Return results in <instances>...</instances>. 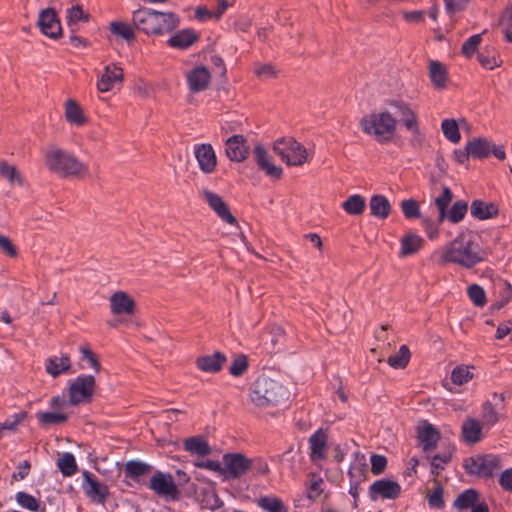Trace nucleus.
<instances>
[{
    "instance_id": "12",
    "label": "nucleus",
    "mask_w": 512,
    "mask_h": 512,
    "mask_svg": "<svg viewBox=\"0 0 512 512\" xmlns=\"http://www.w3.org/2000/svg\"><path fill=\"white\" fill-rule=\"evenodd\" d=\"M390 105L396 109V113L400 117V122L403 126L414 136H419L420 129L418 126L417 115L410 104L401 100H393L390 102Z\"/></svg>"
},
{
    "instance_id": "10",
    "label": "nucleus",
    "mask_w": 512,
    "mask_h": 512,
    "mask_svg": "<svg viewBox=\"0 0 512 512\" xmlns=\"http://www.w3.org/2000/svg\"><path fill=\"white\" fill-rule=\"evenodd\" d=\"M82 489L91 502L104 505L109 497V488L89 471H83Z\"/></svg>"
},
{
    "instance_id": "38",
    "label": "nucleus",
    "mask_w": 512,
    "mask_h": 512,
    "mask_svg": "<svg viewBox=\"0 0 512 512\" xmlns=\"http://www.w3.org/2000/svg\"><path fill=\"white\" fill-rule=\"evenodd\" d=\"M0 176L7 180L10 185L23 186V177L18 169L6 161H0Z\"/></svg>"
},
{
    "instance_id": "31",
    "label": "nucleus",
    "mask_w": 512,
    "mask_h": 512,
    "mask_svg": "<svg viewBox=\"0 0 512 512\" xmlns=\"http://www.w3.org/2000/svg\"><path fill=\"white\" fill-rule=\"evenodd\" d=\"M197 40V34L193 30L186 29L179 31L170 37L168 44L174 48L186 49L193 45Z\"/></svg>"
},
{
    "instance_id": "60",
    "label": "nucleus",
    "mask_w": 512,
    "mask_h": 512,
    "mask_svg": "<svg viewBox=\"0 0 512 512\" xmlns=\"http://www.w3.org/2000/svg\"><path fill=\"white\" fill-rule=\"evenodd\" d=\"M0 249L8 257L15 258L18 255L17 248L8 236L0 234Z\"/></svg>"
},
{
    "instance_id": "40",
    "label": "nucleus",
    "mask_w": 512,
    "mask_h": 512,
    "mask_svg": "<svg viewBox=\"0 0 512 512\" xmlns=\"http://www.w3.org/2000/svg\"><path fill=\"white\" fill-rule=\"evenodd\" d=\"M472 369H474L473 366L463 364L456 366L451 372L452 383L458 386L468 383L474 377Z\"/></svg>"
},
{
    "instance_id": "39",
    "label": "nucleus",
    "mask_w": 512,
    "mask_h": 512,
    "mask_svg": "<svg viewBox=\"0 0 512 512\" xmlns=\"http://www.w3.org/2000/svg\"><path fill=\"white\" fill-rule=\"evenodd\" d=\"M28 414L26 411H20L8 417L4 422L0 423V439L5 435L6 432H16L18 426L23 423L27 418Z\"/></svg>"
},
{
    "instance_id": "9",
    "label": "nucleus",
    "mask_w": 512,
    "mask_h": 512,
    "mask_svg": "<svg viewBox=\"0 0 512 512\" xmlns=\"http://www.w3.org/2000/svg\"><path fill=\"white\" fill-rule=\"evenodd\" d=\"M250 458L241 453H227L223 456L222 475L224 480L237 479L249 471Z\"/></svg>"
},
{
    "instance_id": "23",
    "label": "nucleus",
    "mask_w": 512,
    "mask_h": 512,
    "mask_svg": "<svg viewBox=\"0 0 512 512\" xmlns=\"http://www.w3.org/2000/svg\"><path fill=\"white\" fill-rule=\"evenodd\" d=\"M327 440V433L323 429H318L314 434L310 436V458L313 462H317L325 458Z\"/></svg>"
},
{
    "instance_id": "6",
    "label": "nucleus",
    "mask_w": 512,
    "mask_h": 512,
    "mask_svg": "<svg viewBox=\"0 0 512 512\" xmlns=\"http://www.w3.org/2000/svg\"><path fill=\"white\" fill-rule=\"evenodd\" d=\"M273 150L288 166H302L307 161L306 148L294 138L275 141Z\"/></svg>"
},
{
    "instance_id": "49",
    "label": "nucleus",
    "mask_w": 512,
    "mask_h": 512,
    "mask_svg": "<svg viewBox=\"0 0 512 512\" xmlns=\"http://www.w3.org/2000/svg\"><path fill=\"white\" fill-rule=\"evenodd\" d=\"M499 26L504 33L505 39L512 43V6L506 8L501 14Z\"/></svg>"
},
{
    "instance_id": "20",
    "label": "nucleus",
    "mask_w": 512,
    "mask_h": 512,
    "mask_svg": "<svg viewBox=\"0 0 512 512\" xmlns=\"http://www.w3.org/2000/svg\"><path fill=\"white\" fill-rule=\"evenodd\" d=\"M123 81V70L115 64L107 65L97 82V89L101 93L108 92Z\"/></svg>"
},
{
    "instance_id": "32",
    "label": "nucleus",
    "mask_w": 512,
    "mask_h": 512,
    "mask_svg": "<svg viewBox=\"0 0 512 512\" xmlns=\"http://www.w3.org/2000/svg\"><path fill=\"white\" fill-rule=\"evenodd\" d=\"M71 367V360L68 355H62L60 357L54 356L47 360L46 371L52 377L56 378L61 373L66 372Z\"/></svg>"
},
{
    "instance_id": "1",
    "label": "nucleus",
    "mask_w": 512,
    "mask_h": 512,
    "mask_svg": "<svg viewBox=\"0 0 512 512\" xmlns=\"http://www.w3.org/2000/svg\"><path fill=\"white\" fill-rule=\"evenodd\" d=\"M44 165L60 178H81L88 175V166L85 163L74 153L54 144L49 145L44 151Z\"/></svg>"
},
{
    "instance_id": "37",
    "label": "nucleus",
    "mask_w": 512,
    "mask_h": 512,
    "mask_svg": "<svg viewBox=\"0 0 512 512\" xmlns=\"http://www.w3.org/2000/svg\"><path fill=\"white\" fill-rule=\"evenodd\" d=\"M65 117L69 123L77 126H80L85 122V117L81 107L72 99L67 100L65 103Z\"/></svg>"
},
{
    "instance_id": "26",
    "label": "nucleus",
    "mask_w": 512,
    "mask_h": 512,
    "mask_svg": "<svg viewBox=\"0 0 512 512\" xmlns=\"http://www.w3.org/2000/svg\"><path fill=\"white\" fill-rule=\"evenodd\" d=\"M461 434L464 442L467 444H476L482 438V426L474 418H467L462 423Z\"/></svg>"
},
{
    "instance_id": "24",
    "label": "nucleus",
    "mask_w": 512,
    "mask_h": 512,
    "mask_svg": "<svg viewBox=\"0 0 512 512\" xmlns=\"http://www.w3.org/2000/svg\"><path fill=\"white\" fill-rule=\"evenodd\" d=\"M418 439L425 452L434 449L440 439L438 430L427 421L423 422V426L418 430Z\"/></svg>"
},
{
    "instance_id": "59",
    "label": "nucleus",
    "mask_w": 512,
    "mask_h": 512,
    "mask_svg": "<svg viewBox=\"0 0 512 512\" xmlns=\"http://www.w3.org/2000/svg\"><path fill=\"white\" fill-rule=\"evenodd\" d=\"M371 462V472L374 475H379L384 472L386 465H387V459L385 456L379 455V454H373L370 458Z\"/></svg>"
},
{
    "instance_id": "27",
    "label": "nucleus",
    "mask_w": 512,
    "mask_h": 512,
    "mask_svg": "<svg viewBox=\"0 0 512 512\" xmlns=\"http://www.w3.org/2000/svg\"><path fill=\"white\" fill-rule=\"evenodd\" d=\"M429 77L433 86L437 89H444L447 86L448 72L446 67L439 61L429 62Z\"/></svg>"
},
{
    "instance_id": "2",
    "label": "nucleus",
    "mask_w": 512,
    "mask_h": 512,
    "mask_svg": "<svg viewBox=\"0 0 512 512\" xmlns=\"http://www.w3.org/2000/svg\"><path fill=\"white\" fill-rule=\"evenodd\" d=\"M484 259V252L472 236L458 235L450 242L442 255L444 262H452L464 268H472Z\"/></svg>"
},
{
    "instance_id": "48",
    "label": "nucleus",
    "mask_w": 512,
    "mask_h": 512,
    "mask_svg": "<svg viewBox=\"0 0 512 512\" xmlns=\"http://www.w3.org/2000/svg\"><path fill=\"white\" fill-rule=\"evenodd\" d=\"M452 200V192L448 187H445L441 193L436 199L435 204L438 208L439 215H438V221L441 223L446 218V209L448 205L450 204Z\"/></svg>"
},
{
    "instance_id": "61",
    "label": "nucleus",
    "mask_w": 512,
    "mask_h": 512,
    "mask_svg": "<svg viewBox=\"0 0 512 512\" xmlns=\"http://www.w3.org/2000/svg\"><path fill=\"white\" fill-rule=\"evenodd\" d=\"M203 502L204 507L212 511L219 509L223 505L222 500L219 498L215 491L207 493L205 495Z\"/></svg>"
},
{
    "instance_id": "30",
    "label": "nucleus",
    "mask_w": 512,
    "mask_h": 512,
    "mask_svg": "<svg viewBox=\"0 0 512 512\" xmlns=\"http://www.w3.org/2000/svg\"><path fill=\"white\" fill-rule=\"evenodd\" d=\"M184 449L199 456L209 455L212 451L208 442L201 436H193L186 438L183 442Z\"/></svg>"
},
{
    "instance_id": "5",
    "label": "nucleus",
    "mask_w": 512,
    "mask_h": 512,
    "mask_svg": "<svg viewBox=\"0 0 512 512\" xmlns=\"http://www.w3.org/2000/svg\"><path fill=\"white\" fill-rule=\"evenodd\" d=\"M397 124V119L387 110L370 113L360 120L363 132L373 136L380 144H387L393 140Z\"/></svg>"
},
{
    "instance_id": "52",
    "label": "nucleus",
    "mask_w": 512,
    "mask_h": 512,
    "mask_svg": "<svg viewBox=\"0 0 512 512\" xmlns=\"http://www.w3.org/2000/svg\"><path fill=\"white\" fill-rule=\"evenodd\" d=\"M110 30L113 34L127 40V41H130L134 38V31L133 29L131 28V26H129L128 24L126 23H123V22H112L110 24Z\"/></svg>"
},
{
    "instance_id": "54",
    "label": "nucleus",
    "mask_w": 512,
    "mask_h": 512,
    "mask_svg": "<svg viewBox=\"0 0 512 512\" xmlns=\"http://www.w3.org/2000/svg\"><path fill=\"white\" fill-rule=\"evenodd\" d=\"M482 41L481 34H475L470 36L462 45V53L470 58L474 55Z\"/></svg>"
},
{
    "instance_id": "53",
    "label": "nucleus",
    "mask_w": 512,
    "mask_h": 512,
    "mask_svg": "<svg viewBox=\"0 0 512 512\" xmlns=\"http://www.w3.org/2000/svg\"><path fill=\"white\" fill-rule=\"evenodd\" d=\"M467 203L464 201H457L452 206L451 210L449 211L448 215L446 214V217L453 223H458L461 221L466 212H467Z\"/></svg>"
},
{
    "instance_id": "42",
    "label": "nucleus",
    "mask_w": 512,
    "mask_h": 512,
    "mask_svg": "<svg viewBox=\"0 0 512 512\" xmlns=\"http://www.w3.org/2000/svg\"><path fill=\"white\" fill-rule=\"evenodd\" d=\"M257 504L267 512H288V508L278 497L263 496L257 500Z\"/></svg>"
},
{
    "instance_id": "36",
    "label": "nucleus",
    "mask_w": 512,
    "mask_h": 512,
    "mask_svg": "<svg viewBox=\"0 0 512 512\" xmlns=\"http://www.w3.org/2000/svg\"><path fill=\"white\" fill-rule=\"evenodd\" d=\"M36 418L43 427L63 424L68 420V414L61 411L38 412Z\"/></svg>"
},
{
    "instance_id": "55",
    "label": "nucleus",
    "mask_w": 512,
    "mask_h": 512,
    "mask_svg": "<svg viewBox=\"0 0 512 512\" xmlns=\"http://www.w3.org/2000/svg\"><path fill=\"white\" fill-rule=\"evenodd\" d=\"M254 73L261 80H268L277 76V70L271 64L257 63L254 66Z\"/></svg>"
},
{
    "instance_id": "44",
    "label": "nucleus",
    "mask_w": 512,
    "mask_h": 512,
    "mask_svg": "<svg viewBox=\"0 0 512 512\" xmlns=\"http://www.w3.org/2000/svg\"><path fill=\"white\" fill-rule=\"evenodd\" d=\"M410 357L409 348L406 345H402L396 354L388 357L387 362L395 369H403L409 363Z\"/></svg>"
},
{
    "instance_id": "62",
    "label": "nucleus",
    "mask_w": 512,
    "mask_h": 512,
    "mask_svg": "<svg viewBox=\"0 0 512 512\" xmlns=\"http://www.w3.org/2000/svg\"><path fill=\"white\" fill-rule=\"evenodd\" d=\"M428 504L433 508H442L444 506L443 488L439 484L428 497Z\"/></svg>"
},
{
    "instance_id": "22",
    "label": "nucleus",
    "mask_w": 512,
    "mask_h": 512,
    "mask_svg": "<svg viewBox=\"0 0 512 512\" xmlns=\"http://www.w3.org/2000/svg\"><path fill=\"white\" fill-rule=\"evenodd\" d=\"M505 401L504 394L494 393L491 399L487 400L482 406V421L483 425L491 427L495 425L499 420L497 409L500 405H503Z\"/></svg>"
},
{
    "instance_id": "35",
    "label": "nucleus",
    "mask_w": 512,
    "mask_h": 512,
    "mask_svg": "<svg viewBox=\"0 0 512 512\" xmlns=\"http://www.w3.org/2000/svg\"><path fill=\"white\" fill-rule=\"evenodd\" d=\"M343 210L353 216L361 215L366 207V200L363 196L359 194H354L349 196L343 203H342Z\"/></svg>"
},
{
    "instance_id": "18",
    "label": "nucleus",
    "mask_w": 512,
    "mask_h": 512,
    "mask_svg": "<svg viewBox=\"0 0 512 512\" xmlns=\"http://www.w3.org/2000/svg\"><path fill=\"white\" fill-rule=\"evenodd\" d=\"M194 154L203 173L210 174L214 172L217 165V158L211 144L196 145L194 147Z\"/></svg>"
},
{
    "instance_id": "63",
    "label": "nucleus",
    "mask_w": 512,
    "mask_h": 512,
    "mask_svg": "<svg viewBox=\"0 0 512 512\" xmlns=\"http://www.w3.org/2000/svg\"><path fill=\"white\" fill-rule=\"evenodd\" d=\"M249 470H253L257 474H267L269 472L268 464L260 457L250 459Z\"/></svg>"
},
{
    "instance_id": "33",
    "label": "nucleus",
    "mask_w": 512,
    "mask_h": 512,
    "mask_svg": "<svg viewBox=\"0 0 512 512\" xmlns=\"http://www.w3.org/2000/svg\"><path fill=\"white\" fill-rule=\"evenodd\" d=\"M423 239L414 234L407 233L401 239L400 256L406 257L417 253L422 247Z\"/></svg>"
},
{
    "instance_id": "56",
    "label": "nucleus",
    "mask_w": 512,
    "mask_h": 512,
    "mask_svg": "<svg viewBox=\"0 0 512 512\" xmlns=\"http://www.w3.org/2000/svg\"><path fill=\"white\" fill-rule=\"evenodd\" d=\"M450 460L451 452L435 455L431 460V473L437 476L439 474V470H443L445 464L449 463Z\"/></svg>"
},
{
    "instance_id": "11",
    "label": "nucleus",
    "mask_w": 512,
    "mask_h": 512,
    "mask_svg": "<svg viewBox=\"0 0 512 512\" xmlns=\"http://www.w3.org/2000/svg\"><path fill=\"white\" fill-rule=\"evenodd\" d=\"M149 487L157 495L176 500L179 497V491L170 474L156 472L150 480Z\"/></svg>"
},
{
    "instance_id": "15",
    "label": "nucleus",
    "mask_w": 512,
    "mask_h": 512,
    "mask_svg": "<svg viewBox=\"0 0 512 512\" xmlns=\"http://www.w3.org/2000/svg\"><path fill=\"white\" fill-rule=\"evenodd\" d=\"M226 156L233 162H243L249 154V146L243 135H233L225 141Z\"/></svg>"
},
{
    "instance_id": "45",
    "label": "nucleus",
    "mask_w": 512,
    "mask_h": 512,
    "mask_svg": "<svg viewBox=\"0 0 512 512\" xmlns=\"http://www.w3.org/2000/svg\"><path fill=\"white\" fill-rule=\"evenodd\" d=\"M57 466L61 473L66 476L70 477L77 471V464L75 457L72 453H64L58 460H57Z\"/></svg>"
},
{
    "instance_id": "25",
    "label": "nucleus",
    "mask_w": 512,
    "mask_h": 512,
    "mask_svg": "<svg viewBox=\"0 0 512 512\" xmlns=\"http://www.w3.org/2000/svg\"><path fill=\"white\" fill-rule=\"evenodd\" d=\"M226 362V356L221 352H215L212 355L201 356L197 359V367L208 373H217L222 369Z\"/></svg>"
},
{
    "instance_id": "3",
    "label": "nucleus",
    "mask_w": 512,
    "mask_h": 512,
    "mask_svg": "<svg viewBox=\"0 0 512 512\" xmlns=\"http://www.w3.org/2000/svg\"><path fill=\"white\" fill-rule=\"evenodd\" d=\"M132 21L139 31L147 35L170 32L179 23L177 16L172 12H159L146 8L134 11Z\"/></svg>"
},
{
    "instance_id": "47",
    "label": "nucleus",
    "mask_w": 512,
    "mask_h": 512,
    "mask_svg": "<svg viewBox=\"0 0 512 512\" xmlns=\"http://www.w3.org/2000/svg\"><path fill=\"white\" fill-rule=\"evenodd\" d=\"M441 129L444 136L452 143H458L461 139L458 125L454 119H445L442 121Z\"/></svg>"
},
{
    "instance_id": "17",
    "label": "nucleus",
    "mask_w": 512,
    "mask_h": 512,
    "mask_svg": "<svg viewBox=\"0 0 512 512\" xmlns=\"http://www.w3.org/2000/svg\"><path fill=\"white\" fill-rule=\"evenodd\" d=\"M254 157L258 167L271 178L280 179L283 170L280 166H276L272 162V157L269 155L263 145L257 144L254 147Z\"/></svg>"
},
{
    "instance_id": "58",
    "label": "nucleus",
    "mask_w": 512,
    "mask_h": 512,
    "mask_svg": "<svg viewBox=\"0 0 512 512\" xmlns=\"http://www.w3.org/2000/svg\"><path fill=\"white\" fill-rule=\"evenodd\" d=\"M247 367L248 362L246 356L240 355L232 361L229 372L233 376H240L247 370Z\"/></svg>"
},
{
    "instance_id": "19",
    "label": "nucleus",
    "mask_w": 512,
    "mask_h": 512,
    "mask_svg": "<svg viewBox=\"0 0 512 512\" xmlns=\"http://www.w3.org/2000/svg\"><path fill=\"white\" fill-rule=\"evenodd\" d=\"M188 88L193 93L204 91L211 81V74L205 66H197L186 75Z\"/></svg>"
},
{
    "instance_id": "51",
    "label": "nucleus",
    "mask_w": 512,
    "mask_h": 512,
    "mask_svg": "<svg viewBox=\"0 0 512 512\" xmlns=\"http://www.w3.org/2000/svg\"><path fill=\"white\" fill-rule=\"evenodd\" d=\"M403 215L406 219H415L420 217V206L412 198L405 199L400 204Z\"/></svg>"
},
{
    "instance_id": "34",
    "label": "nucleus",
    "mask_w": 512,
    "mask_h": 512,
    "mask_svg": "<svg viewBox=\"0 0 512 512\" xmlns=\"http://www.w3.org/2000/svg\"><path fill=\"white\" fill-rule=\"evenodd\" d=\"M467 146L472 158L483 159L491 153L490 143L485 138H474Z\"/></svg>"
},
{
    "instance_id": "41",
    "label": "nucleus",
    "mask_w": 512,
    "mask_h": 512,
    "mask_svg": "<svg viewBox=\"0 0 512 512\" xmlns=\"http://www.w3.org/2000/svg\"><path fill=\"white\" fill-rule=\"evenodd\" d=\"M478 503V493L474 489H468L458 495L454 501V506L460 510L473 509Z\"/></svg>"
},
{
    "instance_id": "21",
    "label": "nucleus",
    "mask_w": 512,
    "mask_h": 512,
    "mask_svg": "<svg viewBox=\"0 0 512 512\" xmlns=\"http://www.w3.org/2000/svg\"><path fill=\"white\" fill-rule=\"evenodd\" d=\"M401 487L396 481L380 479L370 486L372 498L381 497L384 499H395L399 496Z\"/></svg>"
},
{
    "instance_id": "16",
    "label": "nucleus",
    "mask_w": 512,
    "mask_h": 512,
    "mask_svg": "<svg viewBox=\"0 0 512 512\" xmlns=\"http://www.w3.org/2000/svg\"><path fill=\"white\" fill-rule=\"evenodd\" d=\"M38 26L40 31L50 38L57 39L62 34L60 22L52 8L41 11L38 18Z\"/></svg>"
},
{
    "instance_id": "43",
    "label": "nucleus",
    "mask_w": 512,
    "mask_h": 512,
    "mask_svg": "<svg viewBox=\"0 0 512 512\" xmlns=\"http://www.w3.org/2000/svg\"><path fill=\"white\" fill-rule=\"evenodd\" d=\"M151 470V466L140 461H128L125 464V475L133 480H137L140 476L147 474Z\"/></svg>"
},
{
    "instance_id": "14",
    "label": "nucleus",
    "mask_w": 512,
    "mask_h": 512,
    "mask_svg": "<svg viewBox=\"0 0 512 512\" xmlns=\"http://www.w3.org/2000/svg\"><path fill=\"white\" fill-rule=\"evenodd\" d=\"M111 313L114 315H132L136 311L135 300L125 291L118 290L109 298Z\"/></svg>"
},
{
    "instance_id": "64",
    "label": "nucleus",
    "mask_w": 512,
    "mask_h": 512,
    "mask_svg": "<svg viewBox=\"0 0 512 512\" xmlns=\"http://www.w3.org/2000/svg\"><path fill=\"white\" fill-rule=\"evenodd\" d=\"M67 18L69 24L77 23L82 19L87 20V17L84 15L82 7L79 5L73 6L67 10Z\"/></svg>"
},
{
    "instance_id": "4",
    "label": "nucleus",
    "mask_w": 512,
    "mask_h": 512,
    "mask_svg": "<svg viewBox=\"0 0 512 512\" xmlns=\"http://www.w3.org/2000/svg\"><path fill=\"white\" fill-rule=\"evenodd\" d=\"M249 397L255 407L268 409L285 402L288 392L278 381L261 376L255 381Z\"/></svg>"
},
{
    "instance_id": "29",
    "label": "nucleus",
    "mask_w": 512,
    "mask_h": 512,
    "mask_svg": "<svg viewBox=\"0 0 512 512\" xmlns=\"http://www.w3.org/2000/svg\"><path fill=\"white\" fill-rule=\"evenodd\" d=\"M471 215L479 220L493 218L498 214V208L492 203L474 200L470 206Z\"/></svg>"
},
{
    "instance_id": "13",
    "label": "nucleus",
    "mask_w": 512,
    "mask_h": 512,
    "mask_svg": "<svg viewBox=\"0 0 512 512\" xmlns=\"http://www.w3.org/2000/svg\"><path fill=\"white\" fill-rule=\"evenodd\" d=\"M202 197L219 218L230 225L237 224V219L221 196L210 190H203Z\"/></svg>"
},
{
    "instance_id": "7",
    "label": "nucleus",
    "mask_w": 512,
    "mask_h": 512,
    "mask_svg": "<svg viewBox=\"0 0 512 512\" xmlns=\"http://www.w3.org/2000/svg\"><path fill=\"white\" fill-rule=\"evenodd\" d=\"M464 468L470 475L490 478L502 468V463L497 455H478L467 458L464 462Z\"/></svg>"
},
{
    "instance_id": "57",
    "label": "nucleus",
    "mask_w": 512,
    "mask_h": 512,
    "mask_svg": "<svg viewBox=\"0 0 512 512\" xmlns=\"http://www.w3.org/2000/svg\"><path fill=\"white\" fill-rule=\"evenodd\" d=\"M468 295L476 306H483L486 303L485 292L483 288L477 284H473L468 288Z\"/></svg>"
},
{
    "instance_id": "8",
    "label": "nucleus",
    "mask_w": 512,
    "mask_h": 512,
    "mask_svg": "<svg viewBox=\"0 0 512 512\" xmlns=\"http://www.w3.org/2000/svg\"><path fill=\"white\" fill-rule=\"evenodd\" d=\"M96 390V380L92 375L82 374L69 384V403L78 405L91 402Z\"/></svg>"
},
{
    "instance_id": "28",
    "label": "nucleus",
    "mask_w": 512,
    "mask_h": 512,
    "mask_svg": "<svg viewBox=\"0 0 512 512\" xmlns=\"http://www.w3.org/2000/svg\"><path fill=\"white\" fill-rule=\"evenodd\" d=\"M369 207L371 214L379 219H386L391 212L389 200L380 194L373 195L370 198Z\"/></svg>"
},
{
    "instance_id": "50",
    "label": "nucleus",
    "mask_w": 512,
    "mask_h": 512,
    "mask_svg": "<svg viewBox=\"0 0 512 512\" xmlns=\"http://www.w3.org/2000/svg\"><path fill=\"white\" fill-rule=\"evenodd\" d=\"M17 503L25 509L30 511H38L40 508V502L32 495L26 492H17L16 494Z\"/></svg>"
},
{
    "instance_id": "46",
    "label": "nucleus",
    "mask_w": 512,
    "mask_h": 512,
    "mask_svg": "<svg viewBox=\"0 0 512 512\" xmlns=\"http://www.w3.org/2000/svg\"><path fill=\"white\" fill-rule=\"evenodd\" d=\"M323 479L318 475L311 473L307 482V498L315 501L323 492Z\"/></svg>"
}]
</instances>
